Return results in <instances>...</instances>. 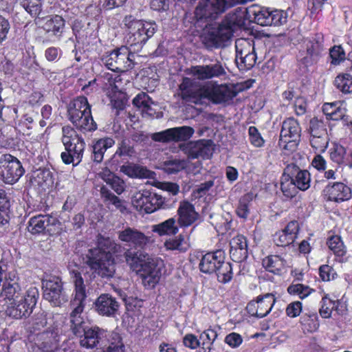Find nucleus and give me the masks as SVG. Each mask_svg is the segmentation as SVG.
<instances>
[{"label":"nucleus","instance_id":"09e8293b","mask_svg":"<svg viewBox=\"0 0 352 352\" xmlns=\"http://www.w3.org/2000/svg\"><path fill=\"white\" fill-rule=\"evenodd\" d=\"M41 0H19L21 6L33 17H37L41 12Z\"/></svg>","mask_w":352,"mask_h":352},{"label":"nucleus","instance_id":"0e129e2a","mask_svg":"<svg viewBox=\"0 0 352 352\" xmlns=\"http://www.w3.org/2000/svg\"><path fill=\"white\" fill-rule=\"evenodd\" d=\"M274 241L277 245L282 247L287 246L294 242L289 234H285L282 230L276 234Z\"/></svg>","mask_w":352,"mask_h":352},{"label":"nucleus","instance_id":"b1692460","mask_svg":"<svg viewBox=\"0 0 352 352\" xmlns=\"http://www.w3.org/2000/svg\"><path fill=\"white\" fill-rule=\"evenodd\" d=\"M323 192L328 201L337 203L349 200L352 196L351 188L342 182H335L331 185H327Z\"/></svg>","mask_w":352,"mask_h":352},{"label":"nucleus","instance_id":"a878e982","mask_svg":"<svg viewBox=\"0 0 352 352\" xmlns=\"http://www.w3.org/2000/svg\"><path fill=\"white\" fill-rule=\"evenodd\" d=\"M178 223L181 227H188L193 224L199 217L193 204L188 201L179 203L177 208Z\"/></svg>","mask_w":352,"mask_h":352},{"label":"nucleus","instance_id":"473e14b6","mask_svg":"<svg viewBox=\"0 0 352 352\" xmlns=\"http://www.w3.org/2000/svg\"><path fill=\"white\" fill-rule=\"evenodd\" d=\"M115 141L111 138H104L94 142L92 159L95 162L100 163L102 161L106 151L112 147Z\"/></svg>","mask_w":352,"mask_h":352},{"label":"nucleus","instance_id":"58836bf2","mask_svg":"<svg viewBox=\"0 0 352 352\" xmlns=\"http://www.w3.org/2000/svg\"><path fill=\"white\" fill-rule=\"evenodd\" d=\"M284 265L285 261L279 256H270L263 260V266L266 270L274 274L281 272Z\"/></svg>","mask_w":352,"mask_h":352},{"label":"nucleus","instance_id":"49530a36","mask_svg":"<svg viewBox=\"0 0 352 352\" xmlns=\"http://www.w3.org/2000/svg\"><path fill=\"white\" fill-rule=\"evenodd\" d=\"M253 193H247L240 199L236 211L239 217L246 219L248 217L250 213V204L253 200Z\"/></svg>","mask_w":352,"mask_h":352},{"label":"nucleus","instance_id":"a211bd4d","mask_svg":"<svg viewBox=\"0 0 352 352\" xmlns=\"http://www.w3.org/2000/svg\"><path fill=\"white\" fill-rule=\"evenodd\" d=\"M188 157L195 159L202 157L210 158L213 153V142L210 140H199L195 142H189L181 146Z\"/></svg>","mask_w":352,"mask_h":352},{"label":"nucleus","instance_id":"e2e57ef3","mask_svg":"<svg viewBox=\"0 0 352 352\" xmlns=\"http://www.w3.org/2000/svg\"><path fill=\"white\" fill-rule=\"evenodd\" d=\"M321 308L319 310L320 316L324 318H329L331 316L333 307H331L332 301L327 298V296H324L322 299Z\"/></svg>","mask_w":352,"mask_h":352},{"label":"nucleus","instance_id":"f704fd0d","mask_svg":"<svg viewBox=\"0 0 352 352\" xmlns=\"http://www.w3.org/2000/svg\"><path fill=\"white\" fill-rule=\"evenodd\" d=\"M340 102L325 103L322 106V111L327 118L333 120H341L345 115L344 109L341 107Z\"/></svg>","mask_w":352,"mask_h":352},{"label":"nucleus","instance_id":"5fc2aeb1","mask_svg":"<svg viewBox=\"0 0 352 352\" xmlns=\"http://www.w3.org/2000/svg\"><path fill=\"white\" fill-rule=\"evenodd\" d=\"M101 193L105 201H109V204L115 206L121 212L124 213L126 210V206L124 205L123 201L119 199L112 192L105 190L104 188H101Z\"/></svg>","mask_w":352,"mask_h":352},{"label":"nucleus","instance_id":"2f4dec72","mask_svg":"<svg viewBox=\"0 0 352 352\" xmlns=\"http://www.w3.org/2000/svg\"><path fill=\"white\" fill-rule=\"evenodd\" d=\"M153 232L160 236H174L179 232V227L176 223V219L173 217L169 218L160 223L151 226Z\"/></svg>","mask_w":352,"mask_h":352},{"label":"nucleus","instance_id":"ea45409f","mask_svg":"<svg viewBox=\"0 0 352 352\" xmlns=\"http://www.w3.org/2000/svg\"><path fill=\"white\" fill-rule=\"evenodd\" d=\"M149 190H144L135 192L132 197V205L140 212L146 213V206L148 201Z\"/></svg>","mask_w":352,"mask_h":352},{"label":"nucleus","instance_id":"4468645a","mask_svg":"<svg viewBox=\"0 0 352 352\" xmlns=\"http://www.w3.org/2000/svg\"><path fill=\"white\" fill-rule=\"evenodd\" d=\"M194 133L195 130L191 126H182L155 133L152 134L151 138L155 142L163 143L185 142L188 140Z\"/></svg>","mask_w":352,"mask_h":352},{"label":"nucleus","instance_id":"bf43d9fd","mask_svg":"<svg viewBox=\"0 0 352 352\" xmlns=\"http://www.w3.org/2000/svg\"><path fill=\"white\" fill-rule=\"evenodd\" d=\"M329 56L331 59V63L335 65L340 64L346 58L345 52L340 45L333 46L329 51Z\"/></svg>","mask_w":352,"mask_h":352},{"label":"nucleus","instance_id":"37998d69","mask_svg":"<svg viewBox=\"0 0 352 352\" xmlns=\"http://www.w3.org/2000/svg\"><path fill=\"white\" fill-rule=\"evenodd\" d=\"M164 246L167 250H177L180 252H184L188 250V245L182 234L168 239L164 242Z\"/></svg>","mask_w":352,"mask_h":352},{"label":"nucleus","instance_id":"3c124183","mask_svg":"<svg viewBox=\"0 0 352 352\" xmlns=\"http://www.w3.org/2000/svg\"><path fill=\"white\" fill-rule=\"evenodd\" d=\"M287 290L289 294L297 295L300 299L307 298L314 291L309 286L300 283L292 284Z\"/></svg>","mask_w":352,"mask_h":352},{"label":"nucleus","instance_id":"393cba45","mask_svg":"<svg viewBox=\"0 0 352 352\" xmlns=\"http://www.w3.org/2000/svg\"><path fill=\"white\" fill-rule=\"evenodd\" d=\"M106 332L98 327L85 329L80 337V344L86 349H93L98 345H102V338L106 337Z\"/></svg>","mask_w":352,"mask_h":352},{"label":"nucleus","instance_id":"13d9d810","mask_svg":"<svg viewBox=\"0 0 352 352\" xmlns=\"http://www.w3.org/2000/svg\"><path fill=\"white\" fill-rule=\"evenodd\" d=\"M310 143L313 148L320 152H324L329 144L327 133L322 135L311 136Z\"/></svg>","mask_w":352,"mask_h":352},{"label":"nucleus","instance_id":"bb28decb","mask_svg":"<svg viewBox=\"0 0 352 352\" xmlns=\"http://www.w3.org/2000/svg\"><path fill=\"white\" fill-rule=\"evenodd\" d=\"M230 254L232 260L240 263L248 257V241L241 234L233 237L230 242Z\"/></svg>","mask_w":352,"mask_h":352},{"label":"nucleus","instance_id":"4be33fe9","mask_svg":"<svg viewBox=\"0 0 352 352\" xmlns=\"http://www.w3.org/2000/svg\"><path fill=\"white\" fill-rule=\"evenodd\" d=\"M190 74L200 80L217 78L226 74L222 65L217 62L213 65H196L190 69Z\"/></svg>","mask_w":352,"mask_h":352},{"label":"nucleus","instance_id":"39448f33","mask_svg":"<svg viewBox=\"0 0 352 352\" xmlns=\"http://www.w3.org/2000/svg\"><path fill=\"white\" fill-rule=\"evenodd\" d=\"M69 121L82 133L94 131L97 124L93 119L87 98L79 96L72 100L67 106Z\"/></svg>","mask_w":352,"mask_h":352},{"label":"nucleus","instance_id":"864d4df0","mask_svg":"<svg viewBox=\"0 0 352 352\" xmlns=\"http://www.w3.org/2000/svg\"><path fill=\"white\" fill-rule=\"evenodd\" d=\"M103 352H122L124 345L119 334L113 333L111 335V340L108 346L102 345Z\"/></svg>","mask_w":352,"mask_h":352},{"label":"nucleus","instance_id":"72a5a7b5","mask_svg":"<svg viewBox=\"0 0 352 352\" xmlns=\"http://www.w3.org/2000/svg\"><path fill=\"white\" fill-rule=\"evenodd\" d=\"M133 104L142 109L144 114L148 116H153L155 113V110L152 108L151 105L154 102L149 97L148 94L144 92L138 94L133 100Z\"/></svg>","mask_w":352,"mask_h":352},{"label":"nucleus","instance_id":"603ef678","mask_svg":"<svg viewBox=\"0 0 352 352\" xmlns=\"http://www.w3.org/2000/svg\"><path fill=\"white\" fill-rule=\"evenodd\" d=\"M186 167V162L181 160L166 161L163 164V170L168 174H175Z\"/></svg>","mask_w":352,"mask_h":352},{"label":"nucleus","instance_id":"9d476101","mask_svg":"<svg viewBox=\"0 0 352 352\" xmlns=\"http://www.w3.org/2000/svg\"><path fill=\"white\" fill-rule=\"evenodd\" d=\"M301 127L298 120L290 117L282 123L278 141L279 146L286 151H294L300 141Z\"/></svg>","mask_w":352,"mask_h":352},{"label":"nucleus","instance_id":"f257e3e1","mask_svg":"<svg viewBox=\"0 0 352 352\" xmlns=\"http://www.w3.org/2000/svg\"><path fill=\"white\" fill-rule=\"evenodd\" d=\"M38 292L36 288L24 292L19 283L13 280L5 281L0 290V307L7 316L21 319L28 317L36 305Z\"/></svg>","mask_w":352,"mask_h":352},{"label":"nucleus","instance_id":"dca6fc26","mask_svg":"<svg viewBox=\"0 0 352 352\" xmlns=\"http://www.w3.org/2000/svg\"><path fill=\"white\" fill-rule=\"evenodd\" d=\"M276 302L275 296L272 293L257 296L256 300L250 301L246 307L248 313L257 318H264L272 309Z\"/></svg>","mask_w":352,"mask_h":352},{"label":"nucleus","instance_id":"de8ad7c7","mask_svg":"<svg viewBox=\"0 0 352 352\" xmlns=\"http://www.w3.org/2000/svg\"><path fill=\"white\" fill-rule=\"evenodd\" d=\"M148 201L147 206H146V213L150 214L157 210L161 208L164 204V198L157 193L149 191L148 192Z\"/></svg>","mask_w":352,"mask_h":352},{"label":"nucleus","instance_id":"a19ab883","mask_svg":"<svg viewBox=\"0 0 352 352\" xmlns=\"http://www.w3.org/2000/svg\"><path fill=\"white\" fill-rule=\"evenodd\" d=\"M223 21L235 31L237 28L245 25V12L239 10L229 13Z\"/></svg>","mask_w":352,"mask_h":352},{"label":"nucleus","instance_id":"412c9836","mask_svg":"<svg viewBox=\"0 0 352 352\" xmlns=\"http://www.w3.org/2000/svg\"><path fill=\"white\" fill-rule=\"evenodd\" d=\"M234 30L222 21L217 28H211L204 36L206 43L210 47H219L232 36Z\"/></svg>","mask_w":352,"mask_h":352},{"label":"nucleus","instance_id":"4c0bfd02","mask_svg":"<svg viewBox=\"0 0 352 352\" xmlns=\"http://www.w3.org/2000/svg\"><path fill=\"white\" fill-rule=\"evenodd\" d=\"M300 323L304 331L314 332L319 327L318 317L315 311L305 312L301 316Z\"/></svg>","mask_w":352,"mask_h":352},{"label":"nucleus","instance_id":"6e6d98bb","mask_svg":"<svg viewBox=\"0 0 352 352\" xmlns=\"http://www.w3.org/2000/svg\"><path fill=\"white\" fill-rule=\"evenodd\" d=\"M309 131L311 136L322 135L327 134V129L324 122L318 118H313L309 122Z\"/></svg>","mask_w":352,"mask_h":352},{"label":"nucleus","instance_id":"f03ea898","mask_svg":"<svg viewBox=\"0 0 352 352\" xmlns=\"http://www.w3.org/2000/svg\"><path fill=\"white\" fill-rule=\"evenodd\" d=\"M124 256L130 268L142 278L144 286L153 287L160 281L164 265L162 259L130 250L124 253Z\"/></svg>","mask_w":352,"mask_h":352},{"label":"nucleus","instance_id":"c9c22d12","mask_svg":"<svg viewBox=\"0 0 352 352\" xmlns=\"http://www.w3.org/2000/svg\"><path fill=\"white\" fill-rule=\"evenodd\" d=\"M280 189L283 195L288 198L294 197L298 192L294 177L285 170L281 177Z\"/></svg>","mask_w":352,"mask_h":352},{"label":"nucleus","instance_id":"4d7b16f0","mask_svg":"<svg viewBox=\"0 0 352 352\" xmlns=\"http://www.w3.org/2000/svg\"><path fill=\"white\" fill-rule=\"evenodd\" d=\"M135 153L133 146L131 144L129 139H124L119 144L117 151L114 154V157L118 155L120 157L128 156L131 157Z\"/></svg>","mask_w":352,"mask_h":352},{"label":"nucleus","instance_id":"20e7f679","mask_svg":"<svg viewBox=\"0 0 352 352\" xmlns=\"http://www.w3.org/2000/svg\"><path fill=\"white\" fill-rule=\"evenodd\" d=\"M122 25L125 32V42L131 46L145 44L157 30L155 22L138 19L131 14L124 17Z\"/></svg>","mask_w":352,"mask_h":352},{"label":"nucleus","instance_id":"aec40b11","mask_svg":"<svg viewBox=\"0 0 352 352\" xmlns=\"http://www.w3.org/2000/svg\"><path fill=\"white\" fill-rule=\"evenodd\" d=\"M235 91L226 85H211L205 86L204 99L215 104L226 102L236 96Z\"/></svg>","mask_w":352,"mask_h":352},{"label":"nucleus","instance_id":"a18cd8bd","mask_svg":"<svg viewBox=\"0 0 352 352\" xmlns=\"http://www.w3.org/2000/svg\"><path fill=\"white\" fill-rule=\"evenodd\" d=\"M334 83L342 93L352 92V75L349 74H340L336 78Z\"/></svg>","mask_w":352,"mask_h":352},{"label":"nucleus","instance_id":"5701e85b","mask_svg":"<svg viewBox=\"0 0 352 352\" xmlns=\"http://www.w3.org/2000/svg\"><path fill=\"white\" fill-rule=\"evenodd\" d=\"M225 258V252L221 250L208 252L201 256L199 264V270L205 274L214 273Z\"/></svg>","mask_w":352,"mask_h":352},{"label":"nucleus","instance_id":"338daca9","mask_svg":"<svg viewBox=\"0 0 352 352\" xmlns=\"http://www.w3.org/2000/svg\"><path fill=\"white\" fill-rule=\"evenodd\" d=\"M302 307L301 302H292L287 305L286 308V314L290 318H296L301 313Z\"/></svg>","mask_w":352,"mask_h":352},{"label":"nucleus","instance_id":"6e6552de","mask_svg":"<svg viewBox=\"0 0 352 352\" xmlns=\"http://www.w3.org/2000/svg\"><path fill=\"white\" fill-rule=\"evenodd\" d=\"M250 20L262 26L282 25L286 23L287 14L283 10H270L269 8L252 5L245 10Z\"/></svg>","mask_w":352,"mask_h":352},{"label":"nucleus","instance_id":"9b49d317","mask_svg":"<svg viewBox=\"0 0 352 352\" xmlns=\"http://www.w3.org/2000/svg\"><path fill=\"white\" fill-rule=\"evenodd\" d=\"M24 169L19 160L10 155L5 154L0 157V177L6 184L16 182L23 175Z\"/></svg>","mask_w":352,"mask_h":352},{"label":"nucleus","instance_id":"7c9ffc66","mask_svg":"<svg viewBox=\"0 0 352 352\" xmlns=\"http://www.w3.org/2000/svg\"><path fill=\"white\" fill-rule=\"evenodd\" d=\"M31 183L41 190H45L54 184L52 173L49 169L36 170L33 173Z\"/></svg>","mask_w":352,"mask_h":352},{"label":"nucleus","instance_id":"f3484780","mask_svg":"<svg viewBox=\"0 0 352 352\" xmlns=\"http://www.w3.org/2000/svg\"><path fill=\"white\" fill-rule=\"evenodd\" d=\"M60 225L59 221L50 215L39 214L30 219L28 225V231L33 234H40L47 232L52 234L56 231Z\"/></svg>","mask_w":352,"mask_h":352},{"label":"nucleus","instance_id":"69168bd1","mask_svg":"<svg viewBox=\"0 0 352 352\" xmlns=\"http://www.w3.org/2000/svg\"><path fill=\"white\" fill-rule=\"evenodd\" d=\"M319 274L323 281H329L333 279L335 275H336L333 269L328 265H323L320 267Z\"/></svg>","mask_w":352,"mask_h":352},{"label":"nucleus","instance_id":"052dcab7","mask_svg":"<svg viewBox=\"0 0 352 352\" xmlns=\"http://www.w3.org/2000/svg\"><path fill=\"white\" fill-rule=\"evenodd\" d=\"M249 140L255 147H261L264 145L265 140L262 138L258 130L255 126H250L248 129Z\"/></svg>","mask_w":352,"mask_h":352},{"label":"nucleus","instance_id":"c85d7f7f","mask_svg":"<svg viewBox=\"0 0 352 352\" xmlns=\"http://www.w3.org/2000/svg\"><path fill=\"white\" fill-rule=\"evenodd\" d=\"M96 308L100 315L113 316L118 310L119 303L115 298L104 294L98 298L96 302Z\"/></svg>","mask_w":352,"mask_h":352},{"label":"nucleus","instance_id":"f8f14e48","mask_svg":"<svg viewBox=\"0 0 352 352\" xmlns=\"http://www.w3.org/2000/svg\"><path fill=\"white\" fill-rule=\"evenodd\" d=\"M235 61L240 70L250 69L256 63V55L254 45L248 40L239 38L235 42Z\"/></svg>","mask_w":352,"mask_h":352},{"label":"nucleus","instance_id":"cd10ccee","mask_svg":"<svg viewBox=\"0 0 352 352\" xmlns=\"http://www.w3.org/2000/svg\"><path fill=\"white\" fill-rule=\"evenodd\" d=\"M331 160L339 165L352 168V149L347 148L340 143H334L330 150Z\"/></svg>","mask_w":352,"mask_h":352},{"label":"nucleus","instance_id":"0eeeda50","mask_svg":"<svg viewBox=\"0 0 352 352\" xmlns=\"http://www.w3.org/2000/svg\"><path fill=\"white\" fill-rule=\"evenodd\" d=\"M85 259L91 270L102 278H111L116 272L115 260L109 252L100 248L89 249Z\"/></svg>","mask_w":352,"mask_h":352},{"label":"nucleus","instance_id":"680f3d73","mask_svg":"<svg viewBox=\"0 0 352 352\" xmlns=\"http://www.w3.org/2000/svg\"><path fill=\"white\" fill-rule=\"evenodd\" d=\"M324 50L322 38H318V39H314L309 43V45L307 46V53L311 57H317L320 54V53Z\"/></svg>","mask_w":352,"mask_h":352},{"label":"nucleus","instance_id":"6ab92c4d","mask_svg":"<svg viewBox=\"0 0 352 352\" xmlns=\"http://www.w3.org/2000/svg\"><path fill=\"white\" fill-rule=\"evenodd\" d=\"M118 239L129 245L135 248H144L148 244L151 243V238L146 236L144 232L139 230L126 227L124 230L118 232Z\"/></svg>","mask_w":352,"mask_h":352},{"label":"nucleus","instance_id":"79ce46f5","mask_svg":"<svg viewBox=\"0 0 352 352\" xmlns=\"http://www.w3.org/2000/svg\"><path fill=\"white\" fill-rule=\"evenodd\" d=\"M217 274L218 280L223 284L229 283L233 276L232 267L231 263L226 262L225 260L221 263L217 270L214 272Z\"/></svg>","mask_w":352,"mask_h":352},{"label":"nucleus","instance_id":"1a4fd4ad","mask_svg":"<svg viewBox=\"0 0 352 352\" xmlns=\"http://www.w3.org/2000/svg\"><path fill=\"white\" fill-rule=\"evenodd\" d=\"M134 54L128 47L122 46L104 55L102 61L107 67L113 72H123L133 67Z\"/></svg>","mask_w":352,"mask_h":352},{"label":"nucleus","instance_id":"c756f323","mask_svg":"<svg viewBox=\"0 0 352 352\" xmlns=\"http://www.w3.org/2000/svg\"><path fill=\"white\" fill-rule=\"evenodd\" d=\"M285 171L294 177L298 190L305 191L310 187L311 176L307 170H300L298 166L291 164L287 166Z\"/></svg>","mask_w":352,"mask_h":352},{"label":"nucleus","instance_id":"774afa93","mask_svg":"<svg viewBox=\"0 0 352 352\" xmlns=\"http://www.w3.org/2000/svg\"><path fill=\"white\" fill-rule=\"evenodd\" d=\"M243 342L241 336L237 333L233 332L227 335L225 338V342L232 348L239 346Z\"/></svg>","mask_w":352,"mask_h":352},{"label":"nucleus","instance_id":"423d86ee","mask_svg":"<svg viewBox=\"0 0 352 352\" xmlns=\"http://www.w3.org/2000/svg\"><path fill=\"white\" fill-rule=\"evenodd\" d=\"M62 142L65 151L61 153V159L66 164L78 165L82 160L85 148L83 138L70 126L62 128Z\"/></svg>","mask_w":352,"mask_h":352},{"label":"nucleus","instance_id":"c03bdc74","mask_svg":"<svg viewBox=\"0 0 352 352\" xmlns=\"http://www.w3.org/2000/svg\"><path fill=\"white\" fill-rule=\"evenodd\" d=\"M217 338V333L212 329H208L204 331L199 336L201 346L204 352H210L213 342Z\"/></svg>","mask_w":352,"mask_h":352},{"label":"nucleus","instance_id":"ddd939ff","mask_svg":"<svg viewBox=\"0 0 352 352\" xmlns=\"http://www.w3.org/2000/svg\"><path fill=\"white\" fill-rule=\"evenodd\" d=\"M43 297L54 307H60L67 301L63 292V283L60 278L52 276L43 281Z\"/></svg>","mask_w":352,"mask_h":352},{"label":"nucleus","instance_id":"7ed1b4c3","mask_svg":"<svg viewBox=\"0 0 352 352\" xmlns=\"http://www.w3.org/2000/svg\"><path fill=\"white\" fill-rule=\"evenodd\" d=\"M72 278L75 286V294L70 302L72 310L69 314V326L75 336L81 337L86 329V322L82 316L87 297L85 285L78 272L72 271Z\"/></svg>","mask_w":352,"mask_h":352},{"label":"nucleus","instance_id":"2eb2a0df","mask_svg":"<svg viewBox=\"0 0 352 352\" xmlns=\"http://www.w3.org/2000/svg\"><path fill=\"white\" fill-rule=\"evenodd\" d=\"M205 86L199 87L190 78L185 77L179 85L178 96L185 102L201 104L204 99Z\"/></svg>","mask_w":352,"mask_h":352},{"label":"nucleus","instance_id":"e433bc0d","mask_svg":"<svg viewBox=\"0 0 352 352\" xmlns=\"http://www.w3.org/2000/svg\"><path fill=\"white\" fill-rule=\"evenodd\" d=\"M43 28L47 32L56 35L60 34L65 27V21L59 15L52 16L45 19Z\"/></svg>","mask_w":352,"mask_h":352},{"label":"nucleus","instance_id":"8fccbe9b","mask_svg":"<svg viewBox=\"0 0 352 352\" xmlns=\"http://www.w3.org/2000/svg\"><path fill=\"white\" fill-rule=\"evenodd\" d=\"M327 245L337 256L342 257L346 253L345 247L339 236H331L327 241Z\"/></svg>","mask_w":352,"mask_h":352}]
</instances>
